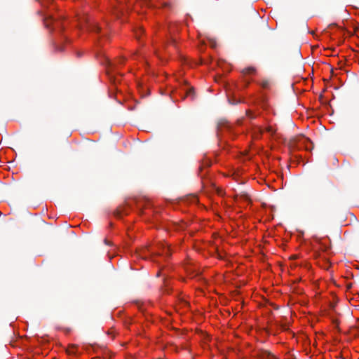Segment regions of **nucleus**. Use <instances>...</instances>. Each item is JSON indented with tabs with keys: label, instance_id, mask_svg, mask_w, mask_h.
Listing matches in <instances>:
<instances>
[{
	"label": "nucleus",
	"instance_id": "nucleus-1",
	"mask_svg": "<svg viewBox=\"0 0 359 359\" xmlns=\"http://www.w3.org/2000/svg\"><path fill=\"white\" fill-rule=\"evenodd\" d=\"M255 355L260 359H276L275 355L267 350L259 348L255 351Z\"/></svg>",
	"mask_w": 359,
	"mask_h": 359
},
{
	"label": "nucleus",
	"instance_id": "nucleus-2",
	"mask_svg": "<svg viewBox=\"0 0 359 359\" xmlns=\"http://www.w3.org/2000/svg\"><path fill=\"white\" fill-rule=\"evenodd\" d=\"M226 93L228 97V101L231 104H236L240 102L239 100H236L234 97L233 90L231 86H226Z\"/></svg>",
	"mask_w": 359,
	"mask_h": 359
},
{
	"label": "nucleus",
	"instance_id": "nucleus-3",
	"mask_svg": "<svg viewBox=\"0 0 359 359\" xmlns=\"http://www.w3.org/2000/svg\"><path fill=\"white\" fill-rule=\"evenodd\" d=\"M185 91L184 95L182 97V99L185 97H189L191 100H194L196 98V93L194 88L192 86H189L187 88L184 89Z\"/></svg>",
	"mask_w": 359,
	"mask_h": 359
},
{
	"label": "nucleus",
	"instance_id": "nucleus-4",
	"mask_svg": "<svg viewBox=\"0 0 359 359\" xmlns=\"http://www.w3.org/2000/svg\"><path fill=\"white\" fill-rule=\"evenodd\" d=\"M299 144H305L306 150H311L313 148L312 142L308 138H306L304 137H302L299 140Z\"/></svg>",
	"mask_w": 359,
	"mask_h": 359
},
{
	"label": "nucleus",
	"instance_id": "nucleus-5",
	"mask_svg": "<svg viewBox=\"0 0 359 359\" xmlns=\"http://www.w3.org/2000/svg\"><path fill=\"white\" fill-rule=\"evenodd\" d=\"M42 15L43 16V22L45 24V26L48 28L50 25V23L53 21V18L50 14L44 13L43 12H41Z\"/></svg>",
	"mask_w": 359,
	"mask_h": 359
},
{
	"label": "nucleus",
	"instance_id": "nucleus-6",
	"mask_svg": "<svg viewBox=\"0 0 359 359\" xmlns=\"http://www.w3.org/2000/svg\"><path fill=\"white\" fill-rule=\"evenodd\" d=\"M255 72H256V69L253 67H249L245 68L242 70V73L243 74H251L255 73Z\"/></svg>",
	"mask_w": 359,
	"mask_h": 359
},
{
	"label": "nucleus",
	"instance_id": "nucleus-7",
	"mask_svg": "<svg viewBox=\"0 0 359 359\" xmlns=\"http://www.w3.org/2000/svg\"><path fill=\"white\" fill-rule=\"evenodd\" d=\"M159 248H162L163 252H162V255L164 254V250H165V254L166 255V256H169L170 255V252H169V248L168 247H165L164 244L161 243L159 245ZM158 255H161V253L159 252L157 253Z\"/></svg>",
	"mask_w": 359,
	"mask_h": 359
},
{
	"label": "nucleus",
	"instance_id": "nucleus-8",
	"mask_svg": "<svg viewBox=\"0 0 359 359\" xmlns=\"http://www.w3.org/2000/svg\"><path fill=\"white\" fill-rule=\"evenodd\" d=\"M76 348H77V346L74 345V344L69 346L67 349V353L68 354H74L76 353L75 350L76 349Z\"/></svg>",
	"mask_w": 359,
	"mask_h": 359
},
{
	"label": "nucleus",
	"instance_id": "nucleus-9",
	"mask_svg": "<svg viewBox=\"0 0 359 359\" xmlns=\"http://www.w3.org/2000/svg\"><path fill=\"white\" fill-rule=\"evenodd\" d=\"M246 115L248 116V117H249V118L250 119H254L255 118V116L252 114V112L250 110L248 111H246Z\"/></svg>",
	"mask_w": 359,
	"mask_h": 359
},
{
	"label": "nucleus",
	"instance_id": "nucleus-10",
	"mask_svg": "<svg viewBox=\"0 0 359 359\" xmlns=\"http://www.w3.org/2000/svg\"><path fill=\"white\" fill-rule=\"evenodd\" d=\"M269 86V82L268 81H264L262 83V88H268Z\"/></svg>",
	"mask_w": 359,
	"mask_h": 359
},
{
	"label": "nucleus",
	"instance_id": "nucleus-11",
	"mask_svg": "<svg viewBox=\"0 0 359 359\" xmlns=\"http://www.w3.org/2000/svg\"><path fill=\"white\" fill-rule=\"evenodd\" d=\"M114 215L116 216V217H120L121 215V212L119 210H116L114 212Z\"/></svg>",
	"mask_w": 359,
	"mask_h": 359
},
{
	"label": "nucleus",
	"instance_id": "nucleus-12",
	"mask_svg": "<svg viewBox=\"0 0 359 359\" xmlns=\"http://www.w3.org/2000/svg\"><path fill=\"white\" fill-rule=\"evenodd\" d=\"M92 30L95 31V32H99L100 27L97 25H93Z\"/></svg>",
	"mask_w": 359,
	"mask_h": 359
},
{
	"label": "nucleus",
	"instance_id": "nucleus-13",
	"mask_svg": "<svg viewBox=\"0 0 359 359\" xmlns=\"http://www.w3.org/2000/svg\"><path fill=\"white\" fill-rule=\"evenodd\" d=\"M104 241V243H105V244H107V245H110L109 241H108L107 239H105Z\"/></svg>",
	"mask_w": 359,
	"mask_h": 359
},
{
	"label": "nucleus",
	"instance_id": "nucleus-14",
	"mask_svg": "<svg viewBox=\"0 0 359 359\" xmlns=\"http://www.w3.org/2000/svg\"><path fill=\"white\" fill-rule=\"evenodd\" d=\"M146 4H148L151 0H144Z\"/></svg>",
	"mask_w": 359,
	"mask_h": 359
},
{
	"label": "nucleus",
	"instance_id": "nucleus-15",
	"mask_svg": "<svg viewBox=\"0 0 359 359\" xmlns=\"http://www.w3.org/2000/svg\"><path fill=\"white\" fill-rule=\"evenodd\" d=\"M171 41H172V43H175V40H174V39H171Z\"/></svg>",
	"mask_w": 359,
	"mask_h": 359
}]
</instances>
